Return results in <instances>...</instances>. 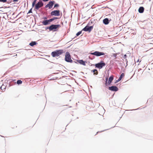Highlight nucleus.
I'll use <instances>...</instances> for the list:
<instances>
[{"label": "nucleus", "instance_id": "nucleus-1", "mask_svg": "<svg viewBox=\"0 0 153 153\" xmlns=\"http://www.w3.org/2000/svg\"><path fill=\"white\" fill-rule=\"evenodd\" d=\"M64 53L63 50H57L52 52L51 53V55L53 57L59 56L62 55Z\"/></svg>", "mask_w": 153, "mask_h": 153}, {"label": "nucleus", "instance_id": "nucleus-2", "mask_svg": "<svg viewBox=\"0 0 153 153\" xmlns=\"http://www.w3.org/2000/svg\"><path fill=\"white\" fill-rule=\"evenodd\" d=\"M61 26L59 25H52L49 27H48V29H49L50 31L53 30L55 31L57 30V29H58Z\"/></svg>", "mask_w": 153, "mask_h": 153}, {"label": "nucleus", "instance_id": "nucleus-3", "mask_svg": "<svg viewBox=\"0 0 153 153\" xmlns=\"http://www.w3.org/2000/svg\"><path fill=\"white\" fill-rule=\"evenodd\" d=\"M65 60L68 62H71L73 61V60L71 58L70 54L68 52H66L65 57Z\"/></svg>", "mask_w": 153, "mask_h": 153}, {"label": "nucleus", "instance_id": "nucleus-4", "mask_svg": "<svg viewBox=\"0 0 153 153\" xmlns=\"http://www.w3.org/2000/svg\"><path fill=\"white\" fill-rule=\"evenodd\" d=\"M89 53L91 54L95 55L97 56H100L101 55H103L105 53L102 52H100L98 51H96L94 53Z\"/></svg>", "mask_w": 153, "mask_h": 153}, {"label": "nucleus", "instance_id": "nucleus-5", "mask_svg": "<svg viewBox=\"0 0 153 153\" xmlns=\"http://www.w3.org/2000/svg\"><path fill=\"white\" fill-rule=\"evenodd\" d=\"M108 89L110 91L114 92L117 91L119 90L118 88L114 85L108 87Z\"/></svg>", "mask_w": 153, "mask_h": 153}, {"label": "nucleus", "instance_id": "nucleus-6", "mask_svg": "<svg viewBox=\"0 0 153 153\" xmlns=\"http://www.w3.org/2000/svg\"><path fill=\"white\" fill-rule=\"evenodd\" d=\"M93 26L89 27L88 26H86L82 29V30L85 31H88L90 32L93 29Z\"/></svg>", "mask_w": 153, "mask_h": 153}, {"label": "nucleus", "instance_id": "nucleus-7", "mask_svg": "<svg viewBox=\"0 0 153 153\" xmlns=\"http://www.w3.org/2000/svg\"><path fill=\"white\" fill-rule=\"evenodd\" d=\"M15 79H10L8 80L7 81V83L9 84V86L10 87L15 84L16 83V82H15Z\"/></svg>", "mask_w": 153, "mask_h": 153}, {"label": "nucleus", "instance_id": "nucleus-8", "mask_svg": "<svg viewBox=\"0 0 153 153\" xmlns=\"http://www.w3.org/2000/svg\"><path fill=\"white\" fill-rule=\"evenodd\" d=\"M43 5V3L41 1L39 2L35 5V9L38 10L40 7H42Z\"/></svg>", "mask_w": 153, "mask_h": 153}, {"label": "nucleus", "instance_id": "nucleus-9", "mask_svg": "<svg viewBox=\"0 0 153 153\" xmlns=\"http://www.w3.org/2000/svg\"><path fill=\"white\" fill-rule=\"evenodd\" d=\"M51 16H59L60 15V11L59 10H55L51 12Z\"/></svg>", "mask_w": 153, "mask_h": 153}, {"label": "nucleus", "instance_id": "nucleus-10", "mask_svg": "<svg viewBox=\"0 0 153 153\" xmlns=\"http://www.w3.org/2000/svg\"><path fill=\"white\" fill-rule=\"evenodd\" d=\"M109 76V73H108V76H106L105 78V85L106 86L110 85H111L112 82H110L108 81V77Z\"/></svg>", "mask_w": 153, "mask_h": 153}, {"label": "nucleus", "instance_id": "nucleus-11", "mask_svg": "<svg viewBox=\"0 0 153 153\" xmlns=\"http://www.w3.org/2000/svg\"><path fill=\"white\" fill-rule=\"evenodd\" d=\"M54 4L53 1H50L48 4L46 5L45 7L46 8H47L48 7L49 9H51L53 6Z\"/></svg>", "mask_w": 153, "mask_h": 153}, {"label": "nucleus", "instance_id": "nucleus-12", "mask_svg": "<svg viewBox=\"0 0 153 153\" xmlns=\"http://www.w3.org/2000/svg\"><path fill=\"white\" fill-rule=\"evenodd\" d=\"M105 66V64L103 62L97 64L95 65V67H103Z\"/></svg>", "mask_w": 153, "mask_h": 153}, {"label": "nucleus", "instance_id": "nucleus-13", "mask_svg": "<svg viewBox=\"0 0 153 153\" xmlns=\"http://www.w3.org/2000/svg\"><path fill=\"white\" fill-rule=\"evenodd\" d=\"M124 75L123 73H122V74H121V75H120L118 79L117 80L115 81L114 82V83L116 84L119 82L122 79L123 77L124 76Z\"/></svg>", "mask_w": 153, "mask_h": 153}, {"label": "nucleus", "instance_id": "nucleus-14", "mask_svg": "<svg viewBox=\"0 0 153 153\" xmlns=\"http://www.w3.org/2000/svg\"><path fill=\"white\" fill-rule=\"evenodd\" d=\"M51 22V21L50 20V19L48 20H45L43 21L42 22V24L43 25H47L49 24L50 23V22Z\"/></svg>", "mask_w": 153, "mask_h": 153}, {"label": "nucleus", "instance_id": "nucleus-15", "mask_svg": "<svg viewBox=\"0 0 153 153\" xmlns=\"http://www.w3.org/2000/svg\"><path fill=\"white\" fill-rule=\"evenodd\" d=\"M77 62L80 63V64L84 66L85 65L86 63H87L86 61H84L82 60H77Z\"/></svg>", "mask_w": 153, "mask_h": 153}, {"label": "nucleus", "instance_id": "nucleus-16", "mask_svg": "<svg viewBox=\"0 0 153 153\" xmlns=\"http://www.w3.org/2000/svg\"><path fill=\"white\" fill-rule=\"evenodd\" d=\"M91 72L93 73L94 75H97L98 73L97 70L96 69L92 70L91 71Z\"/></svg>", "mask_w": 153, "mask_h": 153}, {"label": "nucleus", "instance_id": "nucleus-17", "mask_svg": "<svg viewBox=\"0 0 153 153\" xmlns=\"http://www.w3.org/2000/svg\"><path fill=\"white\" fill-rule=\"evenodd\" d=\"M114 79V76L111 75L108 78V81L112 82Z\"/></svg>", "mask_w": 153, "mask_h": 153}, {"label": "nucleus", "instance_id": "nucleus-18", "mask_svg": "<svg viewBox=\"0 0 153 153\" xmlns=\"http://www.w3.org/2000/svg\"><path fill=\"white\" fill-rule=\"evenodd\" d=\"M103 23L105 25L108 24L109 22L108 21V19L107 18H105L103 19Z\"/></svg>", "mask_w": 153, "mask_h": 153}, {"label": "nucleus", "instance_id": "nucleus-19", "mask_svg": "<svg viewBox=\"0 0 153 153\" xmlns=\"http://www.w3.org/2000/svg\"><path fill=\"white\" fill-rule=\"evenodd\" d=\"M144 10V8L142 7H140L138 11L140 13H143Z\"/></svg>", "mask_w": 153, "mask_h": 153}, {"label": "nucleus", "instance_id": "nucleus-20", "mask_svg": "<svg viewBox=\"0 0 153 153\" xmlns=\"http://www.w3.org/2000/svg\"><path fill=\"white\" fill-rule=\"evenodd\" d=\"M37 44V43H36V42L33 41L30 42L29 44V45L31 46H33L34 45H36Z\"/></svg>", "mask_w": 153, "mask_h": 153}, {"label": "nucleus", "instance_id": "nucleus-21", "mask_svg": "<svg viewBox=\"0 0 153 153\" xmlns=\"http://www.w3.org/2000/svg\"><path fill=\"white\" fill-rule=\"evenodd\" d=\"M16 82L18 85H19L22 84V81L21 80H18Z\"/></svg>", "mask_w": 153, "mask_h": 153}, {"label": "nucleus", "instance_id": "nucleus-22", "mask_svg": "<svg viewBox=\"0 0 153 153\" xmlns=\"http://www.w3.org/2000/svg\"><path fill=\"white\" fill-rule=\"evenodd\" d=\"M58 19V18H57V17H54L53 18L50 19V20L51 21V22H52V21L56 19Z\"/></svg>", "mask_w": 153, "mask_h": 153}, {"label": "nucleus", "instance_id": "nucleus-23", "mask_svg": "<svg viewBox=\"0 0 153 153\" xmlns=\"http://www.w3.org/2000/svg\"><path fill=\"white\" fill-rule=\"evenodd\" d=\"M36 1H37V0H34V1L33 2V3H32V6L33 7L34 6L35 4H36Z\"/></svg>", "mask_w": 153, "mask_h": 153}, {"label": "nucleus", "instance_id": "nucleus-24", "mask_svg": "<svg viewBox=\"0 0 153 153\" xmlns=\"http://www.w3.org/2000/svg\"><path fill=\"white\" fill-rule=\"evenodd\" d=\"M138 72H140V73H141L142 72H143V70L141 69V68H139L138 69Z\"/></svg>", "mask_w": 153, "mask_h": 153}, {"label": "nucleus", "instance_id": "nucleus-25", "mask_svg": "<svg viewBox=\"0 0 153 153\" xmlns=\"http://www.w3.org/2000/svg\"><path fill=\"white\" fill-rule=\"evenodd\" d=\"M82 33V31H80L78 32L76 34V35L77 36H78L80 35Z\"/></svg>", "mask_w": 153, "mask_h": 153}, {"label": "nucleus", "instance_id": "nucleus-26", "mask_svg": "<svg viewBox=\"0 0 153 153\" xmlns=\"http://www.w3.org/2000/svg\"><path fill=\"white\" fill-rule=\"evenodd\" d=\"M7 1V0H0V2H3V3L6 2Z\"/></svg>", "mask_w": 153, "mask_h": 153}, {"label": "nucleus", "instance_id": "nucleus-27", "mask_svg": "<svg viewBox=\"0 0 153 153\" xmlns=\"http://www.w3.org/2000/svg\"><path fill=\"white\" fill-rule=\"evenodd\" d=\"M59 6V5L58 4H55L54 6V7H58Z\"/></svg>", "mask_w": 153, "mask_h": 153}, {"label": "nucleus", "instance_id": "nucleus-28", "mask_svg": "<svg viewBox=\"0 0 153 153\" xmlns=\"http://www.w3.org/2000/svg\"><path fill=\"white\" fill-rule=\"evenodd\" d=\"M126 55L125 54V55H124L123 57V58L124 59H126V60H127V59H126Z\"/></svg>", "mask_w": 153, "mask_h": 153}, {"label": "nucleus", "instance_id": "nucleus-29", "mask_svg": "<svg viewBox=\"0 0 153 153\" xmlns=\"http://www.w3.org/2000/svg\"><path fill=\"white\" fill-rule=\"evenodd\" d=\"M32 9L31 8V9H30L29 10V11H28V13H32Z\"/></svg>", "mask_w": 153, "mask_h": 153}, {"label": "nucleus", "instance_id": "nucleus-30", "mask_svg": "<svg viewBox=\"0 0 153 153\" xmlns=\"http://www.w3.org/2000/svg\"><path fill=\"white\" fill-rule=\"evenodd\" d=\"M9 72V71H7L6 72H5V73L4 74V75H6V74H7V73Z\"/></svg>", "mask_w": 153, "mask_h": 153}, {"label": "nucleus", "instance_id": "nucleus-31", "mask_svg": "<svg viewBox=\"0 0 153 153\" xmlns=\"http://www.w3.org/2000/svg\"><path fill=\"white\" fill-rule=\"evenodd\" d=\"M107 68H106V71L104 72V76H105V74H106V71H107Z\"/></svg>", "mask_w": 153, "mask_h": 153}, {"label": "nucleus", "instance_id": "nucleus-32", "mask_svg": "<svg viewBox=\"0 0 153 153\" xmlns=\"http://www.w3.org/2000/svg\"><path fill=\"white\" fill-rule=\"evenodd\" d=\"M121 68V70H122V71L123 70H125V68H123V67H122Z\"/></svg>", "mask_w": 153, "mask_h": 153}, {"label": "nucleus", "instance_id": "nucleus-33", "mask_svg": "<svg viewBox=\"0 0 153 153\" xmlns=\"http://www.w3.org/2000/svg\"><path fill=\"white\" fill-rule=\"evenodd\" d=\"M80 74H84V73L83 72H80Z\"/></svg>", "mask_w": 153, "mask_h": 153}, {"label": "nucleus", "instance_id": "nucleus-34", "mask_svg": "<svg viewBox=\"0 0 153 153\" xmlns=\"http://www.w3.org/2000/svg\"><path fill=\"white\" fill-rule=\"evenodd\" d=\"M49 0H43V1H48Z\"/></svg>", "mask_w": 153, "mask_h": 153}, {"label": "nucleus", "instance_id": "nucleus-35", "mask_svg": "<svg viewBox=\"0 0 153 153\" xmlns=\"http://www.w3.org/2000/svg\"><path fill=\"white\" fill-rule=\"evenodd\" d=\"M109 70H108V71L107 72V74H108V73H109V72H108Z\"/></svg>", "mask_w": 153, "mask_h": 153}, {"label": "nucleus", "instance_id": "nucleus-36", "mask_svg": "<svg viewBox=\"0 0 153 153\" xmlns=\"http://www.w3.org/2000/svg\"><path fill=\"white\" fill-rule=\"evenodd\" d=\"M13 1H18V0H13Z\"/></svg>", "mask_w": 153, "mask_h": 153}, {"label": "nucleus", "instance_id": "nucleus-37", "mask_svg": "<svg viewBox=\"0 0 153 153\" xmlns=\"http://www.w3.org/2000/svg\"><path fill=\"white\" fill-rule=\"evenodd\" d=\"M99 68V69L102 68Z\"/></svg>", "mask_w": 153, "mask_h": 153}, {"label": "nucleus", "instance_id": "nucleus-38", "mask_svg": "<svg viewBox=\"0 0 153 153\" xmlns=\"http://www.w3.org/2000/svg\"><path fill=\"white\" fill-rule=\"evenodd\" d=\"M146 68H146H146H145V69H143V70L144 71V70H146Z\"/></svg>", "mask_w": 153, "mask_h": 153}, {"label": "nucleus", "instance_id": "nucleus-39", "mask_svg": "<svg viewBox=\"0 0 153 153\" xmlns=\"http://www.w3.org/2000/svg\"><path fill=\"white\" fill-rule=\"evenodd\" d=\"M114 56H116V54H114Z\"/></svg>", "mask_w": 153, "mask_h": 153}, {"label": "nucleus", "instance_id": "nucleus-40", "mask_svg": "<svg viewBox=\"0 0 153 153\" xmlns=\"http://www.w3.org/2000/svg\"><path fill=\"white\" fill-rule=\"evenodd\" d=\"M148 69L149 70H150V69L149 68H148Z\"/></svg>", "mask_w": 153, "mask_h": 153}, {"label": "nucleus", "instance_id": "nucleus-41", "mask_svg": "<svg viewBox=\"0 0 153 153\" xmlns=\"http://www.w3.org/2000/svg\"><path fill=\"white\" fill-rule=\"evenodd\" d=\"M106 130H103V131H102L101 132H102V131H105Z\"/></svg>", "mask_w": 153, "mask_h": 153}, {"label": "nucleus", "instance_id": "nucleus-42", "mask_svg": "<svg viewBox=\"0 0 153 153\" xmlns=\"http://www.w3.org/2000/svg\"><path fill=\"white\" fill-rule=\"evenodd\" d=\"M55 74H58V73H54Z\"/></svg>", "mask_w": 153, "mask_h": 153}, {"label": "nucleus", "instance_id": "nucleus-43", "mask_svg": "<svg viewBox=\"0 0 153 153\" xmlns=\"http://www.w3.org/2000/svg\"><path fill=\"white\" fill-rule=\"evenodd\" d=\"M98 132H97V133L96 134H96H97L98 133Z\"/></svg>", "mask_w": 153, "mask_h": 153}, {"label": "nucleus", "instance_id": "nucleus-44", "mask_svg": "<svg viewBox=\"0 0 153 153\" xmlns=\"http://www.w3.org/2000/svg\"><path fill=\"white\" fill-rule=\"evenodd\" d=\"M139 109V108H137V109H136V110H137V109ZM136 109H135L134 110H135Z\"/></svg>", "mask_w": 153, "mask_h": 153}, {"label": "nucleus", "instance_id": "nucleus-45", "mask_svg": "<svg viewBox=\"0 0 153 153\" xmlns=\"http://www.w3.org/2000/svg\"><path fill=\"white\" fill-rule=\"evenodd\" d=\"M118 68L119 69V68L118 67H117V68Z\"/></svg>", "mask_w": 153, "mask_h": 153}, {"label": "nucleus", "instance_id": "nucleus-46", "mask_svg": "<svg viewBox=\"0 0 153 153\" xmlns=\"http://www.w3.org/2000/svg\"><path fill=\"white\" fill-rule=\"evenodd\" d=\"M111 67H110V69H111Z\"/></svg>", "mask_w": 153, "mask_h": 153}]
</instances>
